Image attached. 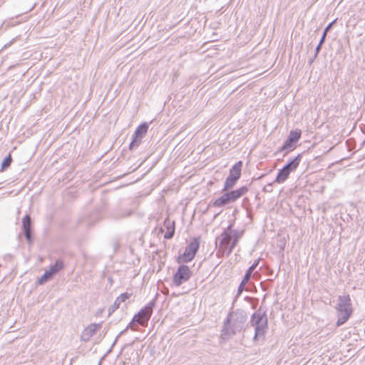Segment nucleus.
I'll list each match as a JSON object with an SVG mask.
<instances>
[{"mask_svg": "<svg viewBox=\"0 0 365 365\" xmlns=\"http://www.w3.org/2000/svg\"><path fill=\"white\" fill-rule=\"evenodd\" d=\"M247 316L246 312L242 309H237L229 314L225 326L222 330V335H235L244 329Z\"/></svg>", "mask_w": 365, "mask_h": 365, "instance_id": "obj_1", "label": "nucleus"}, {"mask_svg": "<svg viewBox=\"0 0 365 365\" xmlns=\"http://www.w3.org/2000/svg\"><path fill=\"white\" fill-rule=\"evenodd\" d=\"M336 310L338 317L336 326L340 327L349 319L352 313V306L349 295L339 297Z\"/></svg>", "mask_w": 365, "mask_h": 365, "instance_id": "obj_2", "label": "nucleus"}, {"mask_svg": "<svg viewBox=\"0 0 365 365\" xmlns=\"http://www.w3.org/2000/svg\"><path fill=\"white\" fill-rule=\"evenodd\" d=\"M250 325L255 327L254 340L263 338L267 329V317L265 312H261V309L255 312L250 320Z\"/></svg>", "mask_w": 365, "mask_h": 365, "instance_id": "obj_3", "label": "nucleus"}, {"mask_svg": "<svg viewBox=\"0 0 365 365\" xmlns=\"http://www.w3.org/2000/svg\"><path fill=\"white\" fill-rule=\"evenodd\" d=\"M242 166V161H238L231 168L229 175L225 180L223 191L232 188L240 178Z\"/></svg>", "mask_w": 365, "mask_h": 365, "instance_id": "obj_4", "label": "nucleus"}, {"mask_svg": "<svg viewBox=\"0 0 365 365\" xmlns=\"http://www.w3.org/2000/svg\"><path fill=\"white\" fill-rule=\"evenodd\" d=\"M302 131L299 129L292 130L284 141V144L278 148L277 152H284L287 154L295 148V144L300 139Z\"/></svg>", "mask_w": 365, "mask_h": 365, "instance_id": "obj_5", "label": "nucleus"}, {"mask_svg": "<svg viewBox=\"0 0 365 365\" xmlns=\"http://www.w3.org/2000/svg\"><path fill=\"white\" fill-rule=\"evenodd\" d=\"M200 241L197 238L193 239L188 246L185 248L184 253L178 257L179 263H187L190 262L195 257L199 250Z\"/></svg>", "mask_w": 365, "mask_h": 365, "instance_id": "obj_6", "label": "nucleus"}, {"mask_svg": "<svg viewBox=\"0 0 365 365\" xmlns=\"http://www.w3.org/2000/svg\"><path fill=\"white\" fill-rule=\"evenodd\" d=\"M155 306V302L153 300L150 302L145 307H144L138 314L133 317V321H136L138 324L141 326H146L149 321Z\"/></svg>", "mask_w": 365, "mask_h": 365, "instance_id": "obj_7", "label": "nucleus"}, {"mask_svg": "<svg viewBox=\"0 0 365 365\" xmlns=\"http://www.w3.org/2000/svg\"><path fill=\"white\" fill-rule=\"evenodd\" d=\"M192 274V272L187 265L179 266L177 272L173 276V283L175 286L179 287L184 282L189 280Z\"/></svg>", "mask_w": 365, "mask_h": 365, "instance_id": "obj_8", "label": "nucleus"}, {"mask_svg": "<svg viewBox=\"0 0 365 365\" xmlns=\"http://www.w3.org/2000/svg\"><path fill=\"white\" fill-rule=\"evenodd\" d=\"M148 129V124L143 123L140 124L135 130L134 133V138L130 144V149L133 150L137 148L141 143V139L147 133Z\"/></svg>", "mask_w": 365, "mask_h": 365, "instance_id": "obj_9", "label": "nucleus"}, {"mask_svg": "<svg viewBox=\"0 0 365 365\" xmlns=\"http://www.w3.org/2000/svg\"><path fill=\"white\" fill-rule=\"evenodd\" d=\"M232 225H229L228 227L221 234L219 238V247L220 250L223 252H228V248L230 246V243L232 239V230H231Z\"/></svg>", "mask_w": 365, "mask_h": 365, "instance_id": "obj_10", "label": "nucleus"}, {"mask_svg": "<svg viewBox=\"0 0 365 365\" xmlns=\"http://www.w3.org/2000/svg\"><path fill=\"white\" fill-rule=\"evenodd\" d=\"M101 328V324H91L86 327L81 334V340L83 341H88L95 334L96 331Z\"/></svg>", "mask_w": 365, "mask_h": 365, "instance_id": "obj_11", "label": "nucleus"}, {"mask_svg": "<svg viewBox=\"0 0 365 365\" xmlns=\"http://www.w3.org/2000/svg\"><path fill=\"white\" fill-rule=\"evenodd\" d=\"M259 263V261H255L247 270L242 282H240L238 289H237V296L240 295L242 291L244 290L245 286L247 284V282L250 280L252 272L255 270V269L257 267V264Z\"/></svg>", "mask_w": 365, "mask_h": 365, "instance_id": "obj_12", "label": "nucleus"}, {"mask_svg": "<svg viewBox=\"0 0 365 365\" xmlns=\"http://www.w3.org/2000/svg\"><path fill=\"white\" fill-rule=\"evenodd\" d=\"M22 228L28 242H31V219L29 215H26L22 220Z\"/></svg>", "mask_w": 365, "mask_h": 365, "instance_id": "obj_13", "label": "nucleus"}, {"mask_svg": "<svg viewBox=\"0 0 365 365\" xmlns=\"http://www.w3.org/2000/svg\"><path fill=\"white\" fill-rule=\"evenodd\" d=\"M248 192V187L247 186H242L239 189L227 192V195L230 197L231 202L236 201L237 199L245 195Z\"/></svg>", "mask_w": 365, "mask_h": 365, "instance_id": "obj_14", "label": "nucleus"}, {"mask_svg": "<svg viewBox=\"0 0 365 365\" xmlns=\"http://www.w3.org/2000/svg\"><path fill=\"white\" fill-rule=\"evenodd\" d=\"M163 227L166 229L164 238L167 240L171 239L175 233V222L169 218H166L164 221Z\"/></svg>", "mask_w": 365, "mask_h": 365, "instance_id": "obj_15", "label": "nucleus"}, {"mask_svg": "<svg viewBox=\"0 0 365 365\" xmlns=\"http://www.w3.org/2000/svg\"><path fill=\"white\" fill-rule=\"evenodd\" d=\"M301 160L302 154H298L295 158L289 160L283 168L290 173L297 168Z\"/></svg>", "mask_w": 365, "mask_h": 365, "instance_id": "obj_16", "label": "nucleus"}, {"mask_svg": "<svg viewBox=\"0 0 365 365\" xmlns=\"http://www.w3.org/2000/svg\"><path fill=\"white\" fill-rule=\"evenodd\" d=\"M130 297V294L125 292L123 294H121L118 297H117L113 305L109 308V314H110L111 313L114 312L116 309H118L120 307V303L129 299Z\"/></svg>", "mask_w": 365, "mask_h": 365, "instance_id": "obj_17", "label": "nucleus"}, {"mask_svg": "<svg viewBox=\"0 0 365 365\" xmlns=\"http://www.w3.org/2000/svg\"><path fill=\"white\" fill-rule=\"evenodd\" d=\"M334 22H335V21H334L331 22L330 24H329L328 26L324 30L322 36V38H321V39H320L317 46L316 47L314 58L317 57V56H318V54H319V51L321 50L322 46L324 43L327 31L331 29V27L332 26V25L334 24Z\"/></svg>", "mask_w": 365, "mask_h": 365, "instance_id": "obj_18", "label": "nucleus"}, {"mask_svg": "<svg viewBox=\"0 0 365 365\" xmlns=\"http://www.w3.org/2000/svg\"><path fill=\"white\" fill-rule=\"evenodd\" d=\"M230 203H231V201L227 193L226 192L219 198L216 199L212 202V205L216 207H221Z\"/></svg>", "mask_w": 365, "mask_h": 365, "instance_id": "obj_19", "label": "nucleus"}, {"mask_svg": "<svg viewBox=\"0 0 365 365\" xmlns=\"http://www.w3.org/2000/svg\"><path fill=\"white\" fill-rule=\"evenodd\" d=\"M289 174L290 173L287 170L282 168L279 170L274 182L277 183H282L289 178Z\"/></svg>", "mask_w": 365, "mask_h": 365, "instance_id": "obj_20", "label": "nucleus"}, {"mask_svg": "<svg viewBox=\"0 0 365 365\" xmlns=\"http://www.w3.org/2000/svg\"><path fill=\"white\" fill-rule=\"evenodd\" d=\"M63 268V262L61 260H57L53 264H51L48 271L53 275Z\"/></svg>", "mask_w": 365, "mask_h": 365, "instance_id": "obj_21", "label": "nucleus"}, {"mask_svg": "<svg viewBox=\"0 0 365 365\" xmlns=\"http://www.w3.org/2000/svg\"><path fill=\"white\" fill-rule=\"evenodd\" d=\"M238 240H239V236H238L237 232L233 231L232 232V239L231 241L232 242L230 243V246L228 248L227 255L230 254L232 252L233 249L235 248V247L236 246V245L238 242Z\"/></svg>", "mask_w": 365, "mask_h": 365, "instance_id": "obj_22", "label": "nucleus"}, {"mask_svg": "<svg viewBox=\"0 0 365 365\" xmlns=\"http://www.w3.org/2000/svg\"><path fill=\"white\" fill-rule=\"evenodd\" d=\"M53 276L48 270L46 271L45 273L38 279V283L42 284L47 282Z\"/></svg>", "mask_w": 365, "mask_h": 365, "instance_id": "obj_23", "label": "nucleus"}, {"mask_svg": "<svg viewBox=\"0 0 365 365\" xmlns=\"http://www.w3.org/2000/svg\"><path fill=\"white\" fill-rule=\"evenodd\" d=\"M12 162V158L10 155H9L7 157H6L2 163H1V169L2 170L6 169L9 168Z\"/></svg>", "mask_w": 365, "mask_h": 365, "instance_id": "obj_24", "label": "nucleus"}, {"mask_svg": "<svg viewBox=\"0 0 365 365\" xmlns=\"http://www.w3.org/2000/svg\"><path fill=\"white\" fill-rule=\"evenodd\" d=\"M263 191L265 192H271L272 191V183H268L263 187Z\"/></svg>", "mask_w": 365, "mask_h": 365, "instance_id": "obj_25", "label": "nucleus"}, {"mask_svg": "<svg viewBox=\"0 0 365 365\" xmlns=\"http://www.w3.org/2000/svg\"><path fill=\"white\" fill-rule=\"evenodd\" d=\"M135 323H137V322L133 321V319L132 321L127 326V329H130L132 330H136V329L135 328V326H134Z\"/></svg>", "mask_w": 365, "mask_h": 365, "instance_id": "obj_26", "label": "nucleus"}, {"mask_svg": "<svg viewBox=\"0 0 365 365\" xmlns=\"http://www.w3.org/2000/svg\"><path fill=\"white\" fill-rule=\"evenodd\" d=\"M128 329H127V327H126L125 329H123V331H121L119 333V334L117 336V337L115 338V341H114V343H113V344H115V343L116 342V341L118 340V337H119L120 335H122V334H125V333L127 331V330H128ZM113 345H114V344H113Z\"/></svg>", "mask_w": 365, "mask_h": 365, "instance_id": "obj_27", "label": "nucleus"}, {"mask_svg": "<svg viewBox=\"0 0 365 365\" xmlns=\"http://www.w3.org/2000/svg\"><path fill=\"white\" fill-rule=\"evenodd\" d=\"M317 58L314 56L309 61V63L311 65Z\"/></svg>", "mask_w": 365, "mask_h": 365, "instance_id": "obj_28", "label": "nucleus"}, {"mask_svg": "<svg viewBox=\"0 0 365 365\" xmlns=\"http://www.w3.org/2000/svg\"><path fill=\"white\" fill-rule=\"evenodd\" d=\"M14 41V39H13L11 41H10L9 45H11Z\"/></svg>", "mask_w": 365, "mask_h": 365, "instance_id": "obj_29", "label": "nucleus"}]
</instances>
